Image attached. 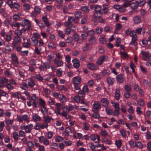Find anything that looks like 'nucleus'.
Segmentation results:
<instances>
[{"instance_id": "61", "label": "nucleus", "mask_w": 151, "mask_h": 151, "mask_svg": "<svg viewBox=\"0 0 151 151\" xmlns=\"http://www.w3.org/2000/svg\"><path fill=\"white\" fill-rule=\"evenodd\" d=\"M63 139L62 137L59 136H57L56 137L55 141L56 142H60L63 140Z\"/></svg>"}, {"instance_id": "60", "label": "nucleus", "mask_w": 151, "mask_h": 151, "mask_svg": "<svg viewBox=\"0 0 151 151\" xmlns=\"http://www.w3.org/2000/svg\"><path fill=\"white\" fill-rule=\"evenodd\" d=\"M110 71L109 70H104L102 72V75L105 76L106 75H109L110 74Z\"/></svg>"}, {"instance_id": "50", "label": "nucleus", "mask_w": 151, "mask_h": 151, "mask_svg": "<svg viewBox=\"0 0 151 151\" xmlns=\"http://www.w3.org/2000/svg\"><path fill=\"white\" fill-rule=\"evenodd\" d=\"M115 46L116 47H119L121 43V39L119 38H117L116 41Z\"/></svg>"}, {"instance_id": "51", "label": "nucleus", "mask_w": 151, "mask_h": 151, "mask_svg": "<svg viewBox=\"0 0 151 151\" xmlns=\"http://www.w3.org/2000/svg\"><path fill=\"white\" fill-rule=\"evenodd\" d=\"M122 143L120 140H116L115 145L118 148H119L122 146Z\"/></svg>"}, {"instance_id": "4", "label": "nucleus", "mask_w": 151, "mask_h": 151, "mask_svg": "<svg viewBox=\"0 0 151 151\" xmlns=\"http://www.w3.org/2000/svg\"><path fill=\"white\" fill-rule=\"evenodd\" d=\"M9 83H7L6 85V87L9 90H11L14 88L13 86H12L11 84L14 85H16L17 83L15 82L13 79H10L9 80Z\"/></svg>"}, {"instance_id": "2", "label": "nucleus", "mask_w": 151, "mask_h": 151, "mask_svg": "<svg viewBox=\"0 0 151 151\" xmlns=\"http://www.w3.org/2000/svg\"><path fill=\"white\" fill-rule=\"evenodd\" d=\"M93 108L92 109L93 111H97L98 110H99L101 108V106L98 101H95L93 105Z\"/></svg>"}, {"instance_id": "12", "label": "nucleus", "mask_w": 151, "mask_h": 151, "mask_svg": "<svg viewBox=\"0 0 151 151\" xmlns=\"http://www.w3.org/2000/svg\"><path fill=\"white\" fill-rule=\"evenodd\" d=\"M90 139L93 141H94L96 139L99 141L100 140V137L98 135H95L92 134L90 136Z\"/></svg>"}, {"instance_id": "13", "label": "nucleus", "mask_w": 151, "mask_h": 151, "mask_svg": "<svg viewBox=\"0 0 151 151\" xmlns=\"http://www.w3.org/2000/svg\"><path fill=\"white\" fill-rule=\"evenodd\" d=\"M117 81L120 83H123L124 79L122 74H120L117 76L116 78Z\"/></svg>"}, {"instance_id": "5", "label": "nucleus", "mask_w": 151, "mask_h": 151, "mask_svg": "<svg viewBox=\"0 0 151 151\" xmlns=\"http://www.w3.org/2000/svg\"><path fill=\"white\" fill-rule=\"evenodd\" d=\"M12 59L14 65L17 66L19 63L18 61V58L16 55L14 54H13L11 55Z\"/></svg>"}, {"instance_id": "24", "label": "nucleus", "mask_w": 151, "mask_h": 151, "mask_svg": "<svg viewBox=\"0 0 151 151\" xmlns=\"http://www.w3.org/2000/svg\"><path fill=\"white\" fill-rule=\"evenodd\" d=\"M104 31L105 32H110L112 31V28L111 27L106 26L104 27Z\"/></svg>"}, {"instance_id": "47", "label": "nucleus", "mask_w": 151, "mask_h": 151, "mask_svg": "<svg viewBox=\"0 0 151 151\" xmlns=\"http://www.w3.org/2000/svg\"><path fill=\"white\" fill-rule=\"evenodd\" d=\"M60 99L61 102L63 103L66 100V98L65 96L63 94L60 95Z\"/></svg>"}, {"instance_id": "63", "label": "nucleus", "mask_w": 151, "mask_h": 151, "mask_svg": "<svg viewBox=\"0 0 151 151\" xmlns=\"http://www.w3.org/2000/svg\"><path fill=\"white\" fill-rule=\"evenodd\" d=\"M19 136L21 137H25V132L22 130H20L19 131Z\"/></svg>"}, {"instance_id": "30", "label": "nucleus", "mask_w": 151, "mask_h": 151, "mask_svg": "<svg viewBox=\"0 0 151 151\" xmlns=\"http://www.w3.org/2000/svg\"><path fill=\"white\" fill-rule=\"evenodd\" d=\"M134 23L138 24L140 22L141 19L140 17L139 16H137L134 18Z\"/></svg>"}, {"instance_id": "46", "label": "nucleus", "mask_w": 151, "mask_h": 151, "mask_svg": "<svg viewBox=\"0 0 151 151\" xmlns=\"http://www.w3.org/2000/svg\"><path fill=\"white\" fill-rule=\"evenodd\" d=\"M21 88L24 90H27L28 89L27 85L26 83H23L21 85Z\"/></svg>"}, {"instance_id": "37", "label": "nucleus", "mask_w": 151, "mask_h": 151, "mask_svg": "<svg viewBox=\"0 0 151 151\" xmlns=\"http://www.w3.org/2000/svg\"><path fill=\"white\" fill-rule=\"evenodd\" d=\"M41 111L43 115H46L48 112V109L45 106L41 107Z\"/></svg>"}, {"instance_id": "35", "label": "nucleus", "mask_w": 151, "mask_h": 151, "mask_svg": "<svg viewBox=\"0 0 151 151\" xmlns=\"http://www.w3.org/2000/svg\"><path fill=\"white\" fill-rule=\"evenodd\" d=\"M99 41L100 42L101 44H104L106 43V38L105 37L101 36V37L99 38Z\"/></svg>"}, {"instance_id": "32", "label": "nucleus", "mask_w": 151, "mask_h": 151, "mask_svg": "<svg viewBox=\"0 0 151 151\" xmlns=\"http://www.w3.org/2000/svg\"><path fill=\"white\" fill-rule=\"evenodd\" d=\"M54 62L55 64L57 65V66H61L63 64L62 61L56 59L54 60Z\"/></svg>"}, {"instance_id": "59", "label": "nucleus", "mask_w": 151, "mask_h": 151, "mask_svg": "<svg viewBox=\"0 0 151 151\" xmlns=\"http://www.w3.org/2000/svg\"><path fill=\"white\" fill-rule=\"evenodd\" d=\"M63 12L64 14H66L68 13V10L67 6L66 5H65L62 9Z\"/></svg>"}, {"instance_id": "48", "label": "nucleus", "mask_w": 151, "mask_h": 151, "mask_svg": "<svg viewBox=\"0 0 151 151\" xmlns=\"http://www.w3.org/2000/svg\"><path fill=\"white\" fill-rule=\"evenodd\" d=\"M102 30L103 28H102L97 27L96 28V32L97 34H100L102 33Z\"/></svg>"}, {"instance_id": "49", "label": "nucleus", "mask_w": 151, "mask_h": 151, "mask_svg": "<svg viewBox=\"0 0 151 151\" xmlns=\"http://www.w3.org/2000/svg\"><path fill=\"white\" fill-rule=\"evenodd\" d=\"M94 15L95 16H97L98 17H101L102 15V13L101 11L95 12Z\"/></svg>"}, {"instance_id": "33", "label": "nucleus", "mask_w": 151, "mask_h": 151, "mask_svg": "<svg viewBox=\"0 0 151 151\" xmlns=\"http://www.w3.org/2000/svg\"><path fill=\"white\" fill-rule=\"evenodd\" d=\"M130 5H131V8L134 12H136L137 11V8L138 6L136 2L135 3H132L131 4H130Z\"/></svg>"}, {"instance_id": "34", "label": "nucleus", "mask_w": 151, "mask_h": 151, "mask_svg": "<svg viewBox=\"0 0 151 151\" xmlns=\"http://www.w3.org/2000/svg\"><path fill=\"white\" fill-rule=\"evenodd\" d=\"M28 86L31 88L33 87L35 85V84L33 81L30 78L28 81Z\"/></svg>"}, {"instance_id": "55", "label": "nucleus", "mask_w": 151, "mask_h": 151, "mask_svg": "<svg viewBox=\"0 0 151 151\" xmlns=\"http://www.w3.org/2000/svg\"><path fill=\"white\" fill-rule=\"evenodd\" d=\"M88 35L91 36H94L95 34L94 31L93 30H89L87 32Z\"/></svg>"}, {"instance_id": "58", "label": "nucleus", "mask_w": 151, "mask_h": 151, "mask_svg": "<svg viewBox=\"0 0 151 151\" xmlns=\"http://www.w3.org/2000/svg\"><path fill=\"white\" fill-rule=\"evenodd\" d=\"M12 95L13 96L15 97L17 99L19 98L21 96V94L18 92H16L15 93H12Z\"/></svg>"}, {"instance_id": "44", "label": "nucleus", "mask_w": 151, "mask_h": 151, "mask_svg": "<svg viewBox=\"0 0 151 151\" xmlns=\"http://www.w3.org/2000/svg\"><path fill=\"white\" fill-rule=\"evenodd\" d=\"M108 6L106 4H104L103 6V9L102 11H103L104 13H106L108 12L109 10L108 9Z\"/></svg>"}, {"instance_id": "42", "label": "nucleus", "mask_w": 151, "mask_h": 151, "mask_svg": "<svg viewBox=\"0 0 151 151\" xmlns=\"http://www.w3.org/2000/svg\"><path fill=\"white\" fill-rule=\"evenodd\" d=\"M34 11L37 14H39L41 11V9L39 6H35L34 8Z\"/></svg>"}, {"instance_id": "22", "label": "nucleus", "mask_w": 151, "mask_h": 151, "mask_svg": "<svg viewBox=\"0 0 151 151\" xmlns=\"http://www.w3.org/2000/svg\"><path fill=\"white\" fill-rule=\"evenodd\" d=\"M94 113L92 114L91 116L93 118L96 119H99L100 117V116L98 111H93Z\"/></svg>"}, {"instance_id": "29", "label": "nucleus", "mask_w": 151, "mask_h": 151, "mask_svg": "<svg viewBox=\"0 0 151 151\" xmlns=\"http://www.w3.org/2000/svg\"><path fill=\"white\" fill-rule=\"evenodd\" d=\"M12 20V18L11 17L8 18L4 22V24L6 26H8L10 24Z\"/></svg>"}, {"instance_id": "14", "label": "nucleus", "mask_w": 151, "mask_h": 151, "mask_svg": "<svg viewBox=\"0 0 151 151\" xmlns=\"http://www.w3.org/2000/svg\"><path fill=\"white\" fill-rule=\"evenodd\" d=\"M33 127V125L32 124H30L26 126L25 132L27 133H30Z\"/></svg>"}, {"instance_id": "45", "label": "nucleus", "mask_w": 151, "mask_h": 151, "mask_svg": "<svg viewBox=\"0 0 151 151\" xmlns=\"http://www.w3.org/2000/svg\"><path fill=\"white\" fill-rule=\"evenodd\" d=\"M27 144L28 147L27 148H33L34 146V144L31 141L27 142Z\"/></svg>"}, {"instance_id": "9", "label": "nucleus", "mask_w": 151, "mask_h": 151, "mask_svg": "<svg viewBox=\"0 0 151 151\" xmlns=\"http://www.w3.org/2000/svg\"><path fill=\"white\" fill-rule=\"evenodd\" d=\"M81 78L79 76H77L73 78V82L74 84H79L81 82Z\"/></svg>"}, {"instance_id": "26", "label": "nucleus", "mask_w": 151, "mask_h": 151, "mask_svg": "<svg viewBox=\"0 0 151 151\" xmlns=\"http://www.w3.org/2000/svg\"><path fill=\"white\" fill-rule=\"evenodd\" d=\"M45 122L47 124L51 120H53V119L51 117L48 116H45L43 118Z\"/></svg>"}, {"instance_id": "39", "label": "nucleus", "mask_w": 151, "mask_h": 151, "mask_svg": "<svg viewBox=\"0 0 151 151\" xmlns=\"http://www.w3.org/2000/svg\"><path fill=\"white\" fill-rule=\"evenodd\" d=\"M31 39L35 46H36L38 44V41L35 37H32Z\"/></svg>"}, {"instance_id": "8", "label": "nucleus", "mask_w": 151, "mask_h": 151, "mask_svg": "<svg viewBox=\"0 0 151 151\" xmlns=\"http://www.w3.org/2000/svg\"><path fill=\"white\" fill-rule=\"evenodd\" d=\"M35 21L36 22L37 25L41 29H44L45 27V26L41 22L38 20L37 19H35Z\"/></svg>"}, {"instance_id": "20", "label": "nucleus", "mask_w": 151, "mask_h": 151, "mask_svg": "<svg viewBox=\"0 0 151 151\" xmlns=\"http://www.w3.org/2000/svg\"><path fill=\"white\" fill-rule=\"evenodd\" d=\"M72 62L73 64V66H80V64L78 59L75 58L73 59Z\"/></svg>"}, {"instance_id": "23", "label": "nucleus", "mask_w": 151, "mask_h": 151, "mask_svg": "<svg viewBox=\"0 0 151 151\" xmlns=\"http://www.w3.org/2000/svg\"><path fill=\"white\" fill-rule=\"evenodd\" d=\"M75 18H81L82 16V12L79 11H77L74 13Z\"/></svg>"}, {"instance_id": "11", "label": "nucleus", "mask_w": 151, "mask_h": 151, "mask_svg": "<svg viewBox=\"0 0 151 151\" xmlns=\"http://www.w3.org/2000/svg\"><path fill=\"white\" fill-rule=\"evenodd\" d=\"M42 19L45 25L47 27L50 25V23L48 22L47 16H44L42 17Z\"/></svg>"}, {"instance_id": "1", "label": "nucleus", "mask_w": 151, "mask_h": 151, "mask_svg": "<svg viewBox=\"0 0 151 151\" xmlns=\"http://www.w3.org/2000/svg\"><path fill=\"white\" fill-rule=\"evenodd\" d=\"M55 106L56 107L55 108V112L56 114H58V115H61L60 110L61 109H63V105L60 103H57Z\"/></svg>"}, {"instance_id": "64", "label": "nucleus", "mask_w": 151, "mask_h": 151, "mask_svg": "<svg viewBox=\"0 0 151 151\" xmlns=\"http://www.w3.org/2000/svg\"><path fill=\"white\" fill-rule=\"evenodd\" d=\"M136 147L139 148H142L143 145L141 142H138L136 143Z\"/></svg>"}, {"instance_id": "36", "label": "nucleus", "mask_w": 151, "mask_h": 151, "mask_svg": "<svg viewBox=\"0 0 151 151\" xmlns=\"http://www.w3.org/2000/svg\"><path fill=\"white\" fill-rule=\"evenodd\" d=\"M24 11L29 10L30 9V6L27 3H25L23 5Z\"/></svg>"}, {"instance_id": "62", "label": "nucleus", "mask_w": 151, "mask_h": 151, "mask_svg": "<svg viewBox=\"0 0 151 151\" xmlns=\"http://www.w3.org/2000/svg\"><path fill=\"white\" fill-rule=\"evenodd\" d=\"M13 122V119H6L5 123L7 125H10L12 124Z\"/></svg>"}, {"instance_id": "57", "label": "nucleus", "mask_w": 151, "mask_h": 151, "mask_svg": "<svg viewBox=\"0 0 151 151\" xmlns=\"http://www.w3.org/2000/svg\"><path fill=\"white\" fill-rule=\"evenodd\" d=\"M124 89L126 91H130L131 90V86L128 85H125L124 86Z\"/></svg>"}, {"instance_id": "21", "label": "nucleus", "mask_w": 151, "mask_h": 151, "mask_svg": "<svg viewBox=\"0 0 151 151\" xmlns=\"http://www.w3.org/2000/svg\"><path fill=\"white\" fill-rule=\"evenodd\" d=\"M96 41V38L94 36H91L88 40V41L89 42V44H90V45L95 43Z\"/></svg>"}, {"instance_id": "19", "label": "nucleus", "mask_w": 151, "mask_h": 151, "mask_svg": "<svg viewBox=\"0 0 151 151\" xmlns=\"http://www.w3.org/2000/svg\"><path fill=\"white\" fill-rule=\"evenodd\" d=\"M30 23V21L28 19H25L23 20L20 24L22 26L24 27L26 25H28Z\"/></svg>"}, {"instance_id": "53", "label": "nucleus", "mask_w": 151, "mask_h": 151, "mask_svg": "<svg viewBox=\"0 0 151 151\" xmlns=\"http://www.w3.org/2000/svg\"><path fill=\"white\" fill-rule=\"evenodd\" d=\"M65 135L66 136H68L69 135V134L70 132L72 133V132L70 128L69 127H67L65 129Z\"/></svg>"}, {"instance_id": "28", "label": "nucleus", "mask_w": 151, "mask_h": 151, "mask_svg": "<svg viewBox=\"0 0 151 151\" xmlns=\"http://www.w3.org/2000/svg\"><path fill=\"white\" fill-rule=\"evenodd\" d=\"M107 81L109 84L111 85L113 84L114 80V78L109 77L107 78Z\"/></svg>"}, {"instance_id": "56", "label": "nucleus", "mask_w": 151, "mask_h": 151, "mask_svg": "<svg viewBox=\"0 0 151 151\" xmlns=\"http://www.w3.org/2000/svg\"><path fill=\"white\" fill-rule=\"evenodd\" d=\"M22 120H24L27 122L28 123L29 121V119L28 118L27 115H24L22 116Z\"/></svg>"}, {"instance_id": "43", "label": "nucleus", "mask_w": 151, "mask_h": 151, "mask_svg": "<svg viewBox=\"0 0 151 151\" xmlns=\"http://www.w3.org/2000/svg\"><path fill=\"white\" fill-rule=\"evenodd\" d=\"M129 68L128 67H126L125 70L127 73H131V70H132V72L134 73V67H130V69L129 70Z\"/></svg>"}, {"instance_id": "18", "label": "nucleus", "mask_w": 151, "mask_h": 151, "mask_svg": "<svg viewBox=\"0 0 151 151\" xmlns=\"http://www.w3.org/2000/svg\"><path fill=\"white\" fill-rule=\"evenodd\" d=\"M120 91L118 89H116L115 94V98L117 100H119L120 96Z\"/></svg>"}, {"instance_id": "3", "label": "nucleus", "mask_w": 151, "mask_h": 151, "mask_svg": "<svg viewBox=\"0 0 151 151\" xmlns=\"http://www.w3.org/2000/svg\"><path fill=\"white\" fill-rule=\"evenodd\" d=\"M108 57L105 55L101 56L99 57L96 62V63L98 65H101L105 60H107Z\"/></svg>"}, {"instance_id": "31", "label": "nucleus", "mask_w": 151, "mask_h": 151, "mask_svg": "<svg viewBox=\"0 0 151 151\" xmlns=\"http://www.w3.org/2000/svg\"><path fill=\"white\" fill-rule=\"evenodd\" d=\"M13 40V41L19 43L21 42V39L19 36H15L14 37Z\"/></svg>"}, {"instance_id": "41", "label": "nucleus", "mask_w": 151, "mask_h": 151, "mask_svg": "<svg viewBox=\"0 0 151 151\" xmlns=\"http://www.w3.org/2000/svg\"><path fill=\"white\" fill-rule=\"evenodd\" d=\"M19 4L17 2L13 3L12 5L11 8V9H18L19 8Z\"/></svg>"}, {"instance_id": "52", "label": "nucleus", "mask_w": 151, "mask_h": 151, "mask_svg": "<svg viewBox=\"0 0 151 151\" xmlns=\"http://www.w3.org/2000/svg\"><path fill=\"white\" fill-rule=\"evenodd\" d=\"M88 36V34L86 32H83L81 34L82 38L83 40H85L86 39Z\"/></svg>"}, {"instance_id": "27", "label": "nucleus", "mask_w": 151, "mask_h": 151, "mask_svg": "<svg viewBox=\"0 0 151 151\" xmlns=\"http://www.w3.org/2000/svg\"><path fill=\"white\" fill-rule=\"evenodd\" d=\"M136 2L138 6H143L146 3V1L145 0L141 1V0H139L136 1Z\"/></svg>"}, {"instance_id": "6", "label": "nucleus", "mask_w": 151, "mask_h": 151, "mask_svg": "<svg viewBox=\"0 0 151 151\" xmlns=\"http://www.w3.org/2000/svg\"><path fill=\"white\" fill-rule=\"evenodd\" d=\"M8 80L5 78H1L0 79V87H5L4 84L8 82Z\"/></svg>"}, {"instance_id": "10", "label": "nucleus", "mask_w": 151, "mask_h": 151, "mask_svg": "<svg viewBox=\"0 0 151 151\" xmlns=\"http://www.w3.org/2000/svg\"><path fill=\"white\" fill-rule=\"evenodd\" d=\"M141 54L142 55V58L144 60H147L149 59L148 56L149 53L148 52H144L142 51L141 52Z\"/></svg>"}, {"instance_id": "38", "label": "nucleus", "mask_w": 151, "mask_h": 151, "mask_svg": "<svg viewBox=\"0 0 151 151\" xmlns=\"http://www.w3.org/2000/svg\"><path fill=\"white\" fill-rule=\"evenodd\" d=\"M98 18L99 17L97 16H95L94 15L92 19L91 20L94 22V24L96 25L98 24Z\"/></svg>"}, {"instance_id": "7", "label": "nucleus", "mask_w": 151, "mask_h": 151, "mask_svg": "<svg viewBox=\"0 0 151 151\" xmlns=\"http://www.w3.org/2000/svg\"><path fill=\"white\" fill-rule=\"evenodd\" d=\"M101 103L102 104V106L106 108L108 106L109 102L108 100L105 98H103L101 99Z\"/></svg>"}, {"instance_id": "16", "label": "nucleus", "mask_w": 151, "mask_h": 151, "mask_svg": "<svg viewBox=\"0 0 151 151\" xmlns=\"http://www.w3.org/2000/svg\"><path fill=\"white\" fill-rule=\"evenodd\" d=\"M80 10L85 13L89 12L90 9L87 6H82L81 7Z\"/></svg>"}, {"instance_id": "25", "label": "nucleus", "mask_w": 151, "mask_h": 151, "mask_svg": "<svg viewBox=\"0 0 151 151\" xmlns=\"http://www.w3.org/2000/svg\"><path fill=\"white\" fill-rule=\"evenodd\" d=\"M13 137L14 138V141L15 142H17L18 139L19 137V135L18 133L17 132H14L12 133Z\"/></svg>"}, {"instance_id": "40", "label": "nucleus", "mask_w": 151, "mask_h": 151, "mask_svg": "<svg viewBox=\"0 0 151 151\" xmlns=\"http://www.w3.org/2000/svg\"><path fill=\"white\" fill-rule=\"evenodd\" d=\"M136 39L135 37H132L131 42H130V45H134L136 46L137 44V42L136 41Z\"/></svg>"}, {"instance_id": "15", "label": "nucleus", "mask_w": 151, "mask_h": 151, "mask_svg": "<svg viewBox=\"0 0 151 151\" xmlns=\"http://www.w3.org/2000/svg\"><path fill=\"white\" fill-rule=\"evenodd\" d=\"M90 44L88 43H86L85 46L82 48V51L84 52L89 51L91 50V47L89 46Z\"/></svg>"}, {"instance_id": "17", "label": "nucleus", "mask_w": 151, "mask_h": 151, "mask_svg": "<svg viewBox=\"0 0 151 151\" xmlns=\"http://www.w3.org/2000/svg\"><path fill=\"white\" fill-rule=\"evenodd\" d=\"M32 119L35 122L40 121L41 119L40 117L37 114H35L32 117Z\"/></svg>"}, {"instance_id": "54", "label": "nucleus", "mask_w": 151, "mask_h": 151, "mask_svg": "<svg viewBox=\"0 0 151 151\" xmlns=\"http://www.w3.org/2000/svg\"><path fill=\"white\" fill-rule=\"evenodd\" d=\"M58 34L59 37H60L61 38H64L65 35L62 31H58Z\"/></svg>"}]
</instances>
